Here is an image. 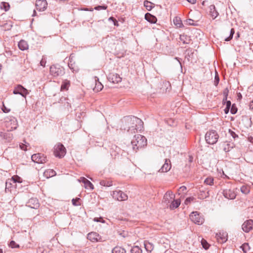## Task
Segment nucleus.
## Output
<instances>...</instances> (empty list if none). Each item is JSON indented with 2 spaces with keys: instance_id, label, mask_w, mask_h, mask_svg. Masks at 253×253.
Here are the masks:
<instances>
[{
  "instance_id": "nucleus-35",
  "label": "nucleus",
  "mask_w": 253,
  "mask_h": 253,
  "mask_svg": "<svg viewBox=\"0 0 253 253\" xmlns=\"http://www.w3.org/2000/svg\"><path fill=\"white\" fill-rule=\"evenodd\" d=\"M142 250L138 246H134L131 250V253H142Z\"/></svg>"
},
{
  "instance_id": "nucleus-33",
  "label": "nucleus",
  "mask_w": 253,
  "mask_h": 253,
  "mask_svg": "<svg viewBox=\"0 0 253 253\" xmlns=\"http://www.w3.org/2000/svg\"><path fill=\"white\" fill-rule=\"evenodd\" d=\"M240 248L244 253H246L250 249L248 243H245L240 246Z\"/></svg>"
},
{
  "instance_id": "nucleus-22",
  "label": "nucleus",
  "mask_w": 253,
  "mask_h": 253,
  "mask_svg": "<svg viewBox=\"0 0 253 253\" xmlns=\"http://www.w3.org/2000/svg\"><path fill=\"white\" fill-rule=\"evenodd\" d=\"M145 19L147 21L151 23H155L157 21L156 17L149 13H147L146 14H145Z\"/></svg>"
},
{
  "instance_id": "nucleus-2",
  "label": "nucleus",
  "mask_w": 253,
  "mask_h": 253,
  "mask_svg": "<svg viewBox=\"0 0 253 253\" xmlns=\"http://www.w3.org/2000/svg\"><path fill=\"white\" fill-rule=\"evenodd\" d=\"M147 144V139L140 134L135 135L131 140V146L135 152H136L139 149L143 148Z\"/></svg>"
},
{
  "instance_id": "nucleus-42",
  "label": "nucleus",
  "mask_w": 253,
  "mask_h": 253,
  "mask_svg": "<svg viewBox=\"0 0 253 253\" xmlns=\"http://www.w3.org/2000/svg\"><path fill=\"white\" fill-rule=\"evenodd\" d=\"M229 92V90L227 88H226L224 89L223 91V94L224 95V98L223 99V102H224V101H226L227 99V96Z\"/></svg>"
},
{
  "instance_id": "nucleus-39",
  "label": "nucleus",
  "mask_w": 253,
  "mask_h": 253,
  "mask_svg": "<svg viewBox=\"0 0 253 253\" xmlns=\"http://www.w3.org/2000/svg\"><path fill=\"white\" fill-rule=\"evenodd\" d=\"M205 183L209 185H211L213 184V178L212 177H208L205 180Z\"/></svg>"
},
{
  "instance_id": "nucleus-4",
  "label": "nucleus",
  "mask_w": 253,
  "mask_h": 253,
  "mask_svg": "<svg viewBox=\"0 0 253 253\" xmlns=\"http://www.w3.org/2000/svg\"><path fill=\"white\" fill-rule=\"evenodd\" d=\"M53 153L56 157L62 158L66 153V149L61 143H57L54 147Z\"/></svg>"
},
{
  "instance_id": "nucleus-26",
  "label": "nucleus",
  "mask_w": 253,
  "mask_h": 253,
  "mask_svg": "<svg viewBox=\"0 0 253 253\" xmlns=\"http://www.w3.org/2000/svg\"><path fill=\"white\" fill-rule=\"evenodd\" d=\"M12 182V180L10 179H8L5 182V191L6 192L10 191L11 190L10 188L11 187V186L13 185V183Z\"/></svg>"
},
{
  "instance_id": "nucleus-49",
  "label": "nucleus",
  "mask_w": 253,
  "mask_h": 253,
  "mask_svg": "<svg viewBox=\"0 0 253 253\" xmlns=\"http://www.w3.org/2000/svg\"><path fill=\"white\" fill-rule=\"evenodd\" d=\"M219 76H218L217 73H216V75L215 76V77H214V84L215 86H217L219 83Z\"/></svg>"
},
{
  "instance_id": "nucleus-36",
  "label": "nucleus",
  "mask_w": 253,
  "mask_h": 253,
  "mask_svg": "<svg viewBox=\"0 0 253 253\" xmlns=\"http://www.w3.org/2000/svg\"><path fill=\"white\" fill-rule=\"evenodd\" d=\"M84 184L85 188H89L91 190L94 188L93 184L88 180L85 181Z\"/></svg>"
},
{
  "instance_id": "nucleus-7",
  "label": "nucleus",
  "mask_w": 253,
  "mask_h": 253,
  "mask_svg": "<svg viewBox=\"0 0 253 253\" xmlns=\"http://www.w3.org/2000/svg\"><path fill=\"white\" fill-rule=\"evenodd\" d=\"M31 159L33 162L38 164H43L47 161L46 157L41 153L33 154L31 157Z\"/></svg>"
},
{
  "instance_id": "nucleus-23",
  "label": "nucleus",
  "mask_w": 253,
  "mask_h": 253,
  "mask_svg": "<svg viewBox=\"0 0 253 253\" xmlns=\"http://www.w3.org/2000/svg\"><path fill=\"white\" fill-rule=\"evenodd\" d=\"M170 203L171 204L169 206V208L171 210H173L179 206L180 204V200L179 199L174 200V199Z\"/></svg>"
},
{
  "instance_id": "nucleus-20",
  "label": "nucleus",
  "mask_w": 253,
  "mask_h": 253,
  "mask_svg": "<svg viewBox=\"0 0 253 253\" xmlns=\"http://www.w3.org/2000/svg\"><path fill=\"white\" fill-rule=\"evenodd\" d=\"M221 145L225 152L230 151L234 147L233 143H230L227 142H224Z\"/></svg>"
},
{
  "instance_id": "nucleus-11",
  "label": "nucleus",
  "mask_w": 253,
  "mask_h": 253,
  "mask_svg": "<svg viewBox=\"0 0 253 253\" xmlns=\"http://www.w3.org/2000/svg\"><path fill=\"white\" fill-rule=\"evenodd\" d=\"M87 238L92 242H101V237L96 232H92L87 234Z\"/></svg>"
},
{
  "instance_id": "nucleus-30",
  "label": "nucleus",
  "mask_w": 253,
  "mask_h": 253,
  "mask_svg": "<svg viewBox=\"0 0 253 253\" xmlns=\"http://www.w3.org/2000/svg\"><path fill=\"white\" fill-rule=\"evenodd\" d=\"M179 40L184 44L189 43V38L186 35H180V37H179Z\"/></svg>"
},
{
  "instance_id": "nucleus-56",
  "label": "nucleus",
  "mask_w": 253,
  "mask_h": 253,
  "mask_svg": "<svg viewBox=\"0 0 253 253\" xmlns=\"http://www.w3.org/2000/svg\"><path fill=\"white\" fill-rule=\"evenodd\" d=\"M109 21H112L114 22V24L115 25H116V23H118V21L116 20V19L114 18L113 17H110L109 18Z\"/></svg>"
},
{
  "instance_id": "nucleus-61",
  "label": "nucleus",
  "mask_w": 253,
  "mask_h": 253,
  "mask_svg": "<svg viewBox=\"0 0 253 253\" xmlns=\"http://www.w3.org/2000/svg\"><path fill=\"white\" fill-rule=\"evenodd\" d=\"M5 136L4 132L0 131V138H2V137H5Z\"/></svg>"
},
{
  "instance_id": "nucleus-43",
  "label": "nucleus",
  "mask_w": 253,
  "mask_h": 253,
  "mask_svg": "<svg viewBox=\"0 0 253 253\" xmlns=\"http://www.w3.org/2000/svg\"><path fill=\"white\" fill-rule=\"evenodd\" d=\"M234 33V29L233 28H232L230 30V36L226 38L225 39V41L227 42L230 41L232 39Z\"/></svg>"
},
{
  "instance_id": "nucleus-60",
  "label": "nucleus",
  "mask_w": 253,
  "mask_h": 253,
  "mask_svg": "<svg viewBox=\"0 0 253 253\" xmlns=\"http://www.w3.org/2000/svg\"><path fill=\"white\" fill-rule=\"evenodd\" d=\"M230 109V108L225 107V108L224 110V113L226 114H228L229 111Z\"/></svg>"
},
{
  "instance_id": "nucleus-19",
  "label": "nucleus",
  "mask_w": 253,
  "mask_h": 253,
  "mask_svg": "<svg viewBox=\"0 0 253 253\" xmlns=\"http://www.w3.org/2000/svg\"><path fill=\"white\" fill-rule=\"evenodd\" d=\"M94 82L95 83V86L93 88L94 91L98 92L101 91L103 87V85L99 82V79L97 77H94Z\"/></svg>"
},
{
  "instance_id": "nucleus-52",
  "label": "nucleus",
  "mask_w": 253,
  "mask_h": 253,
  "mask_svg": "<svg viewBox=\"0 0 253 253\" xmlns=\"http://www.w3.org/2000/svg\"><path fill=\"white\" fill-rule=\"evenodd\" d=\"M193 199H194V198H191V197L186 198L185 201V204H186V205L189 204L191 202V201H192Z\"/></svg>"
},
{
  "instance_id": "nucleus-14",
  "label": "nucleus",
  "mask_w": 253,
  "mask_h": 253,
  "mask_svg": "<svg viewBox=\"0 0 253 253\" xmlns=\"http://www.w3.org/2000/svg\"><path fill=\"white\" fill-rule=\"evenodd\" d=\"M107 78L110 82L114 84L119 83L122 81V78L117 74L110 73Z\"/></svg>"
},
{
  "instance_id": "nucleus-15",
  "label": "nucleus",
  "mask_w": 253,
  "mask_h": 253,
  "mask_svg": "<svg viewBox=\"0 0 253 253\" xmlns=\"http://www.w3.org/2000/svg\"><path fill=\"white\" fill-rule=\"evenodd\" d=\"M223 194L225 198L228 199H234L236 198V194L233 190L225 189L223 191Z\"/></svg>"
},
{
  "instance_id": "nucleus-51",
  "label": "nucleus",
  "mask_w": 253,
  "mask_h": 253,
  "mask_svg": "<svg viewBox=\"0 0 253 253\" xmlns=\"http://www.w3.org/2000/svg\"><path fill=\"white\" fill-rule=\"evenodd\" d=\"M19 146L21 149L26 151L27 150V147L28 146L25 144L21 143L20 144Z\"/></svg>"
},
{
  "instance_id": "nucleus-38",
  "label": "nucleus",
  "mask_w": 253,
  "mask_h": 253,
  "mask_svg": "<svg viewBox=\"0 0 253 253\" xmlns=\"http://www.w3.org/2000/svg\"><path fill=\"white\" fill-rule=\"evenodd\" d=\"M10 179L12 180V182H13V184H15L18 183H21V178L18 176H13Z\"/></svg>"
},
{
  "instance_id": "nucleus-18",
  "label": "nucleus",
  "mask_w": 253,
  "mask_h": 253,
  "mask_svg": "<svg viewBox=\"0 0 253 253\" xmlns=\"http://www.w3.org/2000/svg\"><path fill=\"white\" fill-rule=\"evenodd\" d=\"M216 238L217 241L220 243H225L227 240V234L226 233H221L216 234Z\"/></svg>"
},
{
  "instance_id": "nucleus-10",
  "label": "nucleus",
  "mask_w": 253,
  "mask_h": 253,
  "mask_svg": "<svg viewBox=\"0 0 253 253\" xmlns=\"http://www.w3.org/2000/svg\"><path fill=\"white\" fill-rule=\"evenodd\" d=\"M175 198V195L171 191H167L164 195L162 203L165 205L166 207H168L169 204Z\"/></svg>"
},
{
  "instance_id": "nucleus-25",
  "label": "nucleus",
  "mask_w": 253,
  "mask_h": 253,
  "mask_svg": "<svg viewBox=\"0 0 253 253\" xmlns=\"http://www.w3.org/2000/svg\"><path fill=\"white\" fill-rule=\"evenodd\" d=\"M112 253H126V251L125 249L121 247H115L112 251Z\"/></svg>"
},
{
  "instance_id": "nucleus-63",
  "label": "nucleus",
  "mask_w": 253,
  "mask_h": 253,
  "mask_svg": "<svg viewBox=\"0 0 253 253\" xmlns=\"http://www.w3.org/2000/svg\"><path fill=\"white\" fill-rule=\"evenodd\" d=\"M189 2L194 4L196 2V0H187Z\"/></svg>"
},
{
  "instance_id": "nucleus-24",
  "label": "nucleus",
  "mask_w": 253,
  "mask_h": 253,
  "mask_svg": "<svg viewBox=\"0 0 253 253\" xmlns=\"http://www.w3.org/2000/svg\"><path fill=\"white\" fill-rule=\"evenodd\" d=\"M18 47L21 50H25L28 48V44L24 40H21L18 43Z\"/></svg>"
},
{
  "instance_id": "nucleus-41",
  "label": "nucleus",
  "mask_w": 253,
  "mask_h": 253,
  "mask_svg": "<svg viewBox=\"0 0 253 253\" xmlns=\"http://www.w3.org/2000/svg\"><path fill=\"white\" fill-rule=\"evenodd\" d=\"M201 244L205 249L207 250L209 248L210 245L206 240L203 239L201 241Z\"/></svg>"
},
{
  "instance_id": "nucleus-17",
  "label": "nucleus",
  "mask_w": 253,
  "mask_h": 253,
  "mask_svg": "<svg viewBox=\"0 0 253 253\" xmlns=\"http://www.w3.org/2000/svg\"><path fill=\"white\" fill-rule=\"evenodd\" d=\"M171 167L170 161L169 159H166L165 160V164L163 165L161 168L159 169V172H166L169 171Z\"/></svg>"
},
{
  "instance_id": "nucleus-50",
  "label": "nucleus",
  "mask_w": 253,
  "mask_h": 253,
  "mask_svg": "<svg viewBox=\"0 0 253 253\" xmlns=\"http://www.w3.org/2000/svg\"><path fill=\"white\" fill-rule=\"evenodd\" d=\"M2 4L4 6V9L5 11H6L9 10V5L7 3H6L5 2H2Z\"/></svg>"
},
{
  "instance_id": "nucleus-9",
  "label": "nucleus",
  "mask_w": 253,
  "mask_h": 253,
  "mask_svg": "<svg viewBox=\"0 0 253 253\" xmlns=\"http://www.w3.org/2000/svg\"><path fill=\"white\" fill-rule=\"evenodd\" d=\"M112 196L114 199L119 201H126L128 198L126 194L119 190L113 191Z\"/></svg>"
},
{
  "instance_id": "nucleus-58",
  "label": "nucleus",
  "mask_w": 253,
  "mask_h": 253,
  "mask_svg": "<svg viewBox=\"0 0 253 253\" xmlns=\"http://www.w3.org/2000/svg\"><path fill=\"white\" fill-rule=\"evenodd\" d=\"M4 27L9 30L12 27V25L10 24L6 23L4 24Z\"/></svg>"
},
{
  "instance_id": "nucleus-44",
  "label": "nucleus",
  "mask_w": 253,
  "mask_h": 253,
  "mask_svg": "<svg viewBox=\"0 0 253 253\" xmlns=\"http://www.w3.org/2000/svg\"><path fill=\"white\" fill-rule=\"evenodd\" d=\"M80 200L81 199L79 198H77L76 199H73L72 200V204L75 206H78L80 205V204L78 203Z\"/></svg>"
},
{
  "instance_id": "nucleus-57",
  "label": "nucleus",
  "mask_w": 253,
  "mask_h": 253,
  "mask_svg": "<svg viewBox=\"0 0 253 253\" xmlns=\"http://www.w3.org/2000/svg\"><path fill=\"white\" fill-rule=\"evenodd\" d=\"M225 104H226V107H227V108H231V107L232 106H231V101H227L226 100V101H225Z\"/></svg>"
},
{
  "instance_id": "nucleus-53",
  "label": "nucleus",
  "mask_w": 253,
  "mask_h": 253,
  "mask_svg": "<svg viewBox=\"0 0 253 253\" xmlns=\"http://www.w3.org/2000/svg\"><path fill=\"white\" fill-rule=\"evenodd\" d=\"M45 64H46L45 59L44 58L42 57V60L40 61V65L44 67L45 66Z\"/></svg>"
},
{
  "instance_id": "nucleus-40",
  "label": "nucleus",
  "mask_w": 253,
  "mask_h": 253,
  "mask_svg": "<svg viewBox=\"0 0 253 253\" xmlns=\"http://www.w3.org/2000/svg\"><path fill=\"white\" fill-rule=\"evenodd\" d=\"M5 135V137H2V139H4L5 140H7L8 141H10L12 139L13 135L10 133H5L4 132Z\"/></svg>"
},
{
  "instance_id": "nucleus-48",
  "label": "nucleus",
  "mask_w": 253,
  "mask_h": 253,
  "mask_svg": "<svg viewBox=\"0 0 253 253\" xmlns=\"http://www.w3.org/2000/svg\"><path fill=\"white\" fill-rule=\"evenodd\" d=\"M9 246L12 248H19V245L17 244L14 241H11L10 242Z\"/></svg>"
},
{
  "instance_id": "nucleus-29",
  "label": "nucleus",
  "mask_w": 253,
  "mask_h": 253,
  "mask_svg": "<svg viewBox=\"0 0 253 253\" xmlns=\"http://www.w3.org/2000/svg\"><path fill=\"white\" fill-rule=\"evenodd\" d=\"M44 174L47 177H52L56 174V172L53 169H48L44 172Z\"/></svg>"
},
{
  "instance_id": "nucleus-62",
  "label": "nucleus",
  "mask_w": 253,
  "mask_h": 253,
  "mask_svg": "<svg viewBox=\"0 0 253 253\" xmlns=\"http://www.w3.org/2000/svg\"><path fill=\"white\" fill-rule=\"evenodd\" d=\"M249 107L250 109H253V100L250 102Z\"/></svg>"
},
{
  "instance_id": "nucleus-21",
  "label": "nucleus",
  "mask_w": 253,
  "mask_h": 253,
  "mask_svg": "<svg viewBox=\"0 0 253 253\" xmlns=\"http://www.w3.org/2000/svg\"><path fill=\"white\" fill-rule=\"evenodd\" d=\"M209 8L210 15L212 17V19H214L218 15V12L216 10L215 7L214 5H211Z\"/></svg>"
},
{
  "instance_id": "nucleus-31",
  "label": "nucleus",
  "mask_w": 253,
  "mask_h": 253,
  "mask_svg": "<svg viewBox=\"0 0 253 253\" xmlns=\"http://www.w3.org/2000/svg\"><path fill=\"white\" fill-rule=\"evenodd\" d=\"M70 85V81L68 80H65L63 82L62 85L61 86V90H64L68 89L69 86Z\"/></svg>"
},
{
  "instance_id": "nucleus-1",
  "label": "nucleus",
  "mask_w": 253,
  "mask_h": 253,
  "mask_svg": "<svg viewBox=\"0 0 253 253\" xmlns=\"http://www.w3.org/2000/svg\"><path fill=\"white\" fill-rule=\"evenodd\" d=\"M123 123H125L123 129H127V131L131 133L135 131H140L143 128V122L142 121L134 116L125 117L123 120Z\"/></svg>"
},
{
  "instance_id": "nucleus-12",
  "label": "nucleus",
  "mask_w": 253,
  "mask_h": 253,
  "mask_svg": "<svg viewBox=\"0 0 253 253\" xmlns=\"http://www.w3.org/2000/svg\"><path fill=\"white\" fill-rule=\"evenodd\" d=\"M242 228L244 232H249L253 228V220L252 219L246 220L242 224Z\"/></svg>"
},
{
  "instance_id": "nucleus-55",
  "label": "nucleus",
  "mask_w": 253,
  "mask_h": 253,
  "mask_svg": "<svg viewBox=\"0 0 253 253\" xmlns=\"http://www.w3.org/2000/svg\"><path fill=\"white\" fill-rule=\"evenodd\" d=\"M2 110L4 113H8L10 111V109H8L7 107H6L4 104H3V106L2 107Z\"/></svg>"
},
{
  "instance_id": "nucleus-37",
  "label": "nucleus",
  "mask_w": 253,
  "mask_h": 253,
  "mask_svg": "<svg viewBox=\"0 0 253 253\" xmlns=\"http://www.w3.org/2000/svg\"><path fill=\"white\" fill-rule=\"evenodd\" d=\"M174 24L178 27H180L182 25L181 20L179 18L175 17L173 19Z\"/></svg>"
},
{
  "instance_id": "nucleus-34",
  "label": "nucleus",
  "mask_w": 253,
  "mask_h": 253,
  "mask_svg": "<svg viewBox=\"0 0 253 253\" xmlns=\"http://www.w3.org/2000/svg\"><path fill=\"white\" fill-rule=\"evenodd\" d=\"M145 248L147 252H151L154 249V246L150 243H147L144 244Z\"/></svg>"
},
{
  "instance_id": "nucleus-28",
  "label": "nucleus",
  "mask_w": 253,
  "mask_h": 253,
  "mask_svg": "<svg viewBox=\"0 0 253 253\" xmlns=\"http://www.w3.org/2000/svg\"><path fill=\"white\" fill-rule=\"evenodd\" d=\"M100 184L103 186L110 187L112 185V181L108 180H102L100 181Z\"/></svg>"
},
{
  "instance_id": "nucleus-3",
  "label": "nucleus",
  "mask_w": 253,
  "mask_h": 253,
  "mask_svg": "<svg viewBox=\"0 0 253 253\" xmlns=\"http://www.w3.org/2000/svg\"><path fill=\"white\" fill-rule=\"evenodd\" d=\"M219 138V135L216 131L210 130L205 135V140L207 143L211 145L215 144Z\"/></svg>"
},
{
  "instance_id": "nucleus-6",
  "label": "nucleus",
  "mask_w": 253,
  "mask_h": 253,
  "mask_svg": "<svg viewBox=\"0 0 253 253\" xmlns=\"http://www.w3.org/2000/svg\"><path fill=\"white\" fill-rule=\"evenodd\" d=\"M50 73L54 77L61 76L64 74V69L59 65H53L50 67Z\"/></svg>"
},
{
  "instance_id": "nucleus-13",
  "label": "nucleus",
  "mask_w": 253,
  "mask_h": 253,
  "mask_svg": "<svg viewBox=\"0 0 253 253\" xmlns=\"http://www.w3.org/2000/svg\"><path fill=\"white\" fill-rule=\"evenodd\" d=\"M36 6L37 10L43 11L46 9L47 2L46 0H37Z\"/></svg>"
},
{
  "instance_id": "nucleus-47",
  "label": "nucleus",
  "mask_w": 253,
  "mask_h": 253,
  "mask_svg": "<svg viewBox=\"0 0 253 253\" xmlns=\"http://www.w3.org/2000/svg\"><path fill=\"white\" fill-rule=\"evenodd\" d=\"M107 8V6L106 5H98L97 6H95L94 7V9L96 10H105Z\"/></svg>"
},
{
  "instance_id": "nucleus-32",
  "label": "nucleus",
  "mask_w": 253,
  "mask_h": 253,
  "mask_svg": "<svg viewBox=\"0 0 253 253\" xmlns=\"http://www.w3.org/2000/svg\"><path fill=\"white\" fill-rule=\"evenodd\" d=\"M241 192L244 194H248L250 191V188L247 185H243L241 187Z\"/></svg>"
},
{
  "instance_id": "nucleus-54",
  "label": "nucleus",
  "mask_w": 253,
  "mask_h": 253,
  "mask_svg": "<svg viewBox=\"0 0 253 253\" xmlns=\"http://www.w3.org/2000/svg\"><path fill=\"white\" fill-rule=\"evenodd\" d=\"M186 190V187L184 186H181L178 189V192L180 194V192H183Z\"/></svg>"
},
{
  "instance_id": "nucleus-59",
  "label": "nucleus",
  "mask_w": 253,
  "mask_h": 253,
  "mask_svg": "<svg viewBox=\"0 0 253 253\" xmlns=\"http://www.w3.org/2000/svg\"><path fill=\"white\" fill-rule=\"evenodd\" d=\"M87 179H86L84 177H80V179L79 180L80 182H82L83 183H84L85 181H86Z\"/></svg>"
},
{
  "instance_id": "nucleus-5",
  "label": "nucleus",
  "mask_w": 253,
  "mask_h": 253,
  "mask_svg": "<svg viewBox=\"0 0 253 253\" xmlns=\"http://www.w3.org/2000/svg\"><path fill=\"white\" fill-rule=\"evenodd\" d=\"M191 220L198 225L202 224L204 221V217L198 211H193L190 215Z\"/></svg>"
},
{
  "instance_id": "nucleus-27",
  "label": "nucleus",
  "mask_w": 253,
  "mask_h": 253,
  "mask_svg": "<svg viewBox=\"0 0 253 253\" xmlns=\"http://www.w3.org/2000/svg\"><path fill=\"white\" fill-rule=\"evenodd\" d=\"M144 5L146 7V8L149 11L151 10L154 7V4L152 2H150L147 0H145L144 1Z\"/></svg>"
},
{
  "instance_id": "nucleus-8",
  "label": "nucleus",
  "mask_w": 253,
  "mask_h": 253,
  "mask_svg": "<svg viewBox=\"0 0 253 253\" xmlns=\"http://www.w3.org/2000/svg\"><path fill=\"white\" fill-rule=\"evenodd\" d=\"M13 93L14 94H20L24 98H26L29 92L28 90L22 85L18 84L14 88Z\"/></svg>"
},
{
  "instance_id": "nucleus-64",
  "label": "nucleus",
  "mask_w": 253,
  "mask_h": 253,
  "mask_svg": "<svg viewBox=\"0 0 253 253\" xmlns=\"http://www.w3.org/2000/svg\"><path fill=\"white\" fill-rule=\"evenodd\" d=\"M101 218L95 217L94 218V220L96 222H101Z\"/></svg>"
},
{
  "instance_id": "nucleus-16",
  "label": "nucleus",
  "mask_w": 253,
  "mask_h": 253,
  "mask_svg": "<svg viewBox=\"0 0 253 253\" xmlns=\"http://www.w3.org/2000/svg\"><path fill=\"white\" fill-rule=\"evenodd\" d=\"M27 206L31 208L36 209L39 207L38 200L35 198H32L27 203Z\"/></svg>"
},
{
  "instance_id": "nucleus-46",
  "label": "nucleus",
  "mask_w": 253,
  "mask_h": 253,
  "mask_svg": "<svg viewBox=\"0 0 253 253\" xmlns=\"http://www.w3.org/2000/svg\"><path fill=\"white\" fill-rule=\"evenodd\" d=\"M230 108H231L230 112L231 114H235L237 113V108L236 107V105L235 104H233Z\"/></svg>"
},
{
  "instance_id": "nucleus-45",
  "label": "nucleus",
  "mask_w": 253,
  "mask_h": 253,
  "mask_svg": "<svg viewBox=\"0 0 253 253\" xmlns=\"http://www.w3.org/2000/svg\"><path fill=\"white\" fill-rule=\"evenodd\" d=\"M228 132L230 135L234 138V140H235L237 138H238V135L232 130L229 129Z\"/></svg>"
}]
</instances>
